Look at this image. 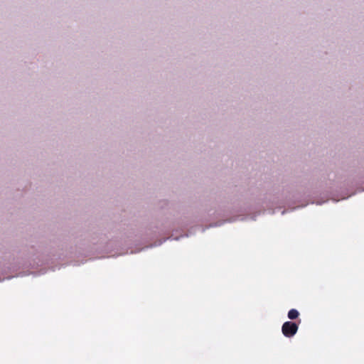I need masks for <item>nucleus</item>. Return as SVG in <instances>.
Segmentation results:
<instances>
[{"label":"nucleus","mask_w":364,"mask_h":364,"mask_svg":"<svg viewBox=\"0 0 364 364\" xmlns=\"http://www.w3.org/2000/svg\"><path fill=\"white\" fill-rule=\"evenodd\" d=\"M298 328L299 326L296 323L286 321L282 325V331L284 336L290 338L296 333Z\"/></svg>","instance_id":"obj_1"},{"label":"nucleus","mask_w":364,"mask_h":364,"mask_svg":"<svg viewBox=\"0 0 364 364\" xmlns=\"http://www.w3.org/2000/svg\"><path fill=\"white\" fill-rule=\"evenodd\" d=\"M299 311L294 309H291L288 312V318L289 319H295L299 316Z\"/></svg>","instance_id":"obj_2"}]
</instances>
